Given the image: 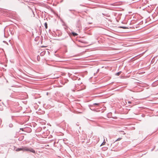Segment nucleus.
I'll return each mask as SVG.
<instances>
[{
	"label": "nucleus",
	"mask_w": 158,
	"mask_h": 158,
	"mask_svg": "<svg viewBox=\"0 0 158 158\" xmlns=\"http://www.w3.org/2000/svg\"><path fill=\"white\" fill-rule=\"evenodd\" d=\"M122 139V138H118L117 140H116L115 142H116V141H119L121 139Z\"/></svg>",
	"instance_id": "nucleus-10"
},
{
	"label": "nucleus",
	"mask_w": 158,
	"mask_h": 158,
	"mask_svg": "<svg viewBox=\"0 0 158 158\" xmlns=\"http://www.w3.org/2000/svg\"><path fill=\"white\" fill-rule=\"evenodd\" d=\"M37 59H38V60L39 61V60H38V59H39V58H38V57L37 58Z\"/></svg>",
	"instance_id": "nucleus-16"
},
{
	"label": "nucleus",
	"mask_w": 158,
	"mask_h": 158,
	"mask_svg": "<svg viewBox=\"0 0 158 158\" xmlns=\"http://www.w3.org/2000/svg\"><path fill=\"white\" fill-rule=\"evenodd\" d=\"M105 143H106V142L104 139L103 142H102V143L101 144V146L105 145Z\"/></svg>",
	"instance_id": "nucleus-8"
},
{
	"label": "nucleus",
	"mask_w": 158,
	"mask_h": 158,
	"mask_svg": "<svg viewBox=\"0 0 158 158\" xmlns=\"http://www.w3.org/2000/svg\"><path fill=\"white\" fill-rule=\"evenodd\" d=\"M37 59H38V60L39 61V60H38V59H39V58H38V57L37 58Z\"/></svg>",
	"instance_id": "nucleus-15"
},
{
	"label": "nucleus",
	"mask_w": 158,
	"mask_h": 158,
	"mask_svg": "<svg viewBox=\"0 0 158 158\" xmlns=\"http://www.w3.org/2000/svg\"><path fill=\"white\" fill-rule=\"evenodd\" d=\"M22 147H21V148H17L16 149V151L17 152H19V151H22Z\"/></svg>",
	"instance_id": "nucleus-4"
},
{
	"label": "nucleus",
	"mask_w": 158,
	"mask_h": 158,
	"mask_svg": "<svg viewBox=\"0 0 158 158\" xmlns=\"http://www.w3.org/2000/svg\"><path fill=\"white\" fill-rule=\"evenodd\" d=\"M128 103H131V102H130V101H128Z\"/></svg>",
	"instance_id": "nucleus-14"
},
{
	"label": "nucleus",
	"mask_w": 158,
	"mask_h": 158,
	"mask_svg": "<svg viewBox=\"0 0 158 158\" xmlns=\"http://www.w3.org/2000/svg\"><path fill=\"white\" fill-rule=\"evenodd\" d=\"M45 28L46 29H47L48 28V26H47V23L46 22L44 24Z\"/></svg>",
	"instance_id": "nucleus-7"
},
{
	"label": "nucleus",
	"mask_w": 158,
	"mask_h": 158,
	"mask_svg": "<svg viewBox=\"0 0 158 158\" xmlns=\"http://www.w3.org/2000/svg\"><path fill=\"white\" fill-rule=\"evenodd\" d=\"M120 28H123V29H125L127 28V27H121Z\"/></svg>",
	"instance_id": "nucleus-12"
},
{
	"label": "nucleus",
	"mask_w": 158,
	"mask_h": 158,
	"mask_svg": "<svg viewBox=\"0 0 158 158\" xmlns=\"http://www.w3.org/2000/svg\"><path fill=\"white\" fill-rule=\"evenodd\" d=\"M72 34L74 36H75L78 35V34L77 33H75L74 32H72Z\"/></svg>",
	"instance_id": "nucleus-6"
},
{
	"label": "nucleus",
	"mask_w": 158,
	"mask_h": 158,
	"mask_svg": "<svg viewBox=\"0 0 158 158\" xmlns=\"http://www.w3.org/2000/svg\"><path fill=\"white\" fill-rule=\"evenodd\" d=\"M56 34L58 37H60L62 35V33L61 31H57L56 33Z\"/></svg>",
	"instance_id": "nucleus-2"
},
{
	"label": "nucleus",
	"mask_w": 158,
	"mask_h": 158,
	"mask_svg": "<svg viewBox=\"0 0 158 158\" xmlns=\"http://www.w3.org/2000/svg\"><path fill=\"white\" fill-rule=\"evenodd\" d=\"M66 36H64V37H62L61 39V40H64V39L65 38H66L67 37H68V35H69L67 34V33H66Z\"/></svg>",
	"instance_id": "nucleus-5"
},
{
	"label": "nucleus",
	"mask_w": 158,
	"mask_h": 158,
	"mask_svg": "<svg viewBox=\"0 0 158 158\" xmlns=\"http://www.w3.org/2000/svg\"><path fill=\"white\" fill-rule=\"evenodd\" d=\"M22 151L23 152H30L34 153H35V151L31 147L29 148L26 146H22Z\"/></svg>",
	"instance_id": "nucleus-1"
},
{
	"label": "nucleus",
	"mask_w": 158,
	"mask_h": 158,
	"mask_svg": "<svg viewBox=\"0 0 158 158\" xmlns=\"http://www.w3.org/2000/svg\"><path fill=\"white\" fill-rule=\"evenodd\" d=\"M99 104V103H94L92 105H89V107H90V106H94V105L98 106Z\"/></svg>",
	"instance_id": "nucleus-3"
},
{
	"label": "nucleus",
	"mask_w": 158,
	"mask_h": 158,
	"mask_svg": "<svg viewBox=\"0 0 158 158\" xmlns=\"http://www.w3.org/2000/svg\"><path fill=\"white\" fill-rule=\"evenodd\" d=\"M99 71V69H98V70H97V71Z\"/></svg>",
	"instance_id": "nucleus-17"
},
{
	"label": "nucleus",
	"mask_w": 158,
	"mask_h": 158,
	"mask_svg": "<svg viewBox=\"0 0 158 158\" xmlns=\"http://www.w3.org/2000/svg\"><path fill=\"white\" fill-rule=\"evenodd\" d=\"M121 72H118L116 73V75L118 76L121 74Z\"/></svg>",
	"instance_id": "nucleus-9"
},
{
	"label": "nucleus",
	"mask_w": 158,
	"mask_h": 158,
	"mask_svg": "<svg viewBox=\"0 0 158 158\" xmlns=\"http://www.w3.org/2000/svg\"><path fill=\"white\" fill-rule=\"evenodd\" d=\"M20 129L22 130V131H23V128H20Z\"/></svg>",
	"instance_id": "nucleus-13"
},
{
	"label": "nucleus",
	"mask_w": 158,
	"mask_h": 158,
	"mask_svg": "<svg viewBox=\"0 0 158 158\" xmlns=\"http://www.w3.org/2000/svg\"><path fill=\"white\" fill-rule=\"evenodd\" d=\"M9 127H13V125L11 123L9 125Z\"/></svg>",
	"instance_id": "nucleus-11"
}]
</instances>
